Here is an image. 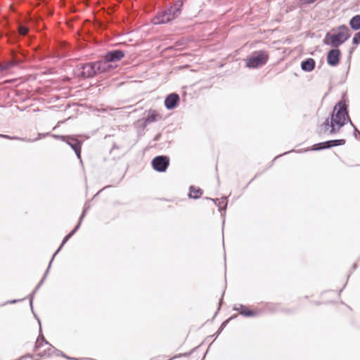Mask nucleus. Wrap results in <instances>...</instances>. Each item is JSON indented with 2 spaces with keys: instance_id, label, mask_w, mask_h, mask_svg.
Here are the masks:
<instances>
[{
  "instance_id": "1",
  "label": "nucleus",
  "mask_w": 360,
  "mask_h": 360,
  "mask_svg": "<svg viewBox=\"0 0 360 360\" xmlns=\"http://www.w3.org/2000/svg\"><path fill=\"white\" fill-rule=\"evenodd\" d=\"M350 37L351 33L349 27L346 25H340L326 32L323 43L331 47H339L346 42Z\"/></svg>"
},
{
  "instance_id": "2",
  "label": "nucleus",
  "mask_w": 360,
  "mask_h": 360,
  "mask_svg": "<svg viewBox=\"0 0 360 360\" xmlns=\"http://www.w3.org/2000/svg\"><path fill=\"white\" fill-rule=\"evenodd\" d=\"M183 3L181 1H175L174 4L165 2V8L162 9L159 6V25L165 24L178 17L181 13Z\"/></svg>"
},
{
  "instance_id": "3",
  "label": "nucleus",
  "mask_w": 360,
  "mask_h": 360,
  "mask_svg": "<svg viewBox=\"0 0 360 360\" xmlns=\"http://www.w3.org/2000/svg\"><path fill=\"white\" fill-rule=\"evenodd\" d=\"M38 323L39 324V335L37 339L35 342V345L34 347V350L37 351L39 348H41L44 344L47 345L49 348L45 349L43 353H38L37 356L39 357H43L44 356H51L52 354H54L56 356H61L65 359H70V356H67L63 352L55 348L52 346L44 337L42 334L41 321L38 319Z\"/></svg>"
},
{
  "instance_id": "4",
  "label": "nucleus",
  "mask_w": 360,
  "mask_h": 360,
  "mask_svg": "<svg viewBox=\"0 0 360 360\" xmlns=\"http://www.w3.org/2000/svg\"><path fill=\"white\" fill-rule=\"evenodd\" d=\"M345 126L343 120L336 117L335 115L331 111L330 116L326 119L324 122L320 126V130L318 133L321 135L323 133H326L329 129V134L333 135L338 133L340 129Z\"/></svg>"
},
{
  "instance_id": "5",
  "label": "nucleus",
  "mask_w": 360,
  "mask_h": 360,
  "mask_svg": "<svg viewBox=\"0 0 360 360\" xmlns=\"http://www.w3.org/2000/svg\"><path fill=\"white\" fill-rule=\"evenodd\" d=\"M52 137L57 140H60L67 143L75 152L77 158L79 160L82 164V147L83 145V140L79 139L76 135H60V134H52Z\"/></svg>"
},
{
  "instance_id": "6",
  "label": "nucleus",
  "mask_w": 360,
  "mask_h": 360,
  "mask_svg": "<svg viewBox=\"0 0 360 360\" xmlns=\"http://www.w3.org/2000/svg\"><path fill=\"white\" fill-rule=\"evenodd\" d=\"M269 59V55L264 50L253 51L245 59V66L250 69H256L264 65Z\"/></svg>"
},
{
  "instance_id": "7",
  "label": "nucleus",
  "mask_w": 360,
  "mask_h": 360,
  "mask_svg": "<svg viewBox=\"0 0 360 360\" xmlns=\"http://www.w3.org/2000/svg\"><path fill=\"white\" fill-rule=\"evenodd\" d=\"M333 112L335 115L336 117H339L340 118V120H343L345 124L347 123H349V124L352 127L354 126L349 115V110L348 105L347 104L345 93L342 94L340 101H339L334 105L333 108Z\"/></svg>"
},
{
  "instance_id": "8",
  "label": "nucleus",
  "mask_w": 360,
  "mask_h": 360,
  "mask_svg": "<svg viewBox=\"0 0 360 360\" xmlns=\"http://www.w3.org/2000/svg\"><path fill=\"white\" fill-rule=\"evenodd\" d=\"M330 148H331V145L329 144V142H328V141H323V142L315 143V144L312 145L310 148H306V149H304V150H290L289 151L285 152L283 154H281V155H277L276 157H275L274 158V160L271 161V164H270L269 167H271L274 165V161L277 158H278L281 156H283V155H285L286 154H288V153H290L291 152L302 153V152H307V151H309V150L319 151V150H325V149H330Z\"/></svg>"
},
{
  "instance_id": "9",
  "label": "nucleus",
  "mask_w": 360,
  "mask_h": 360,
  "mask_svg": "<svg viewBox=\"0 0 360 360\" xmlns=\"http://www.w3.org/2000/svg\"><path fill=\"white\" fill-rule=\"evenodd\" d=\"M81 70L79 76L82 78L93 77L98 75L96 65L95 62H90L81 65Z\"/></svg>"
},
{
  "instance_id": "10",
  "label": "nucleus",
  "mask_w": 360,
  "mask_h": 360,
  "mask_svg": "<svg viewBox=\"0 0 360 360\" xmlns=\"http://www.w3.org/2000/svg\"><path fill=\"white\" fill-rule=\"evenodd\" d=\"M341 51L338 47H332L326 54V62L330 67H336L339 65L341 58Z\"/></svg>"
},
{
  "instance_id": "11",
  "label": "nucleus",
  "mask_w": 360,
  "mask_h": 360,
  "mask_svg": "<svg viewBox=\"0 0 360 360\" xmlns=\"http://www.w3.org/2000/svg\"><path fill=\"white\" fill-rule=\"evenodd\" d=\"M180 103V96L176 92L169 94L165 99L164 103L166 109L171 110L176 108Z\"/></svg>"
},
{
  "instance_id": "12",
  "label": "nucleus",
  "mask_w": 360,
  "mask_h": 360,
  "mask_svg": "<svg viewBox=\"0 0 360 360\" xmlns=\"http://www.w3.org/2000/svg\"><path fill=\"white\" fill-rule=\"evenodd\" d=\"M53 260L51 259V261L49 262V266L42 277V278L41 279V281H39V283L37 284V285L36 286V288H34V290L29 295V300H30V307H31V310L34 316V317L37 318V319L38 320V317L35 314V313L34 312V309H33V300H34V294L36 293V292L39 289V288L41 286V285L44 283V281L46 280V278L47 276V275L49 274V270H50V268H51V264L53 262Z\"/></svg>"
},
{
  "instance_id": "13",
  "label": "nucleus",
  "mask_w": 360,
  "mask_h": 360,
  "mask_svg": "<svg viewBox=\"0 0 360 360\" xmlns=\"http://www.w3.org/2000/svg\"><path fill=\"white\" fill-rule=\"evenodd\" d=\"M53 260L51 259V261L49 262V266L42 277V278L41 279V281H39V283L37 284V285L36 286V288H34V290L29 295V300H30V307H31V310L34 316V317L37 318V319L38 320V317L35 314V313L34 312V309H33V300H34V294L36 293V292L39 289V288L41 286V285L44 283V281L46 280V278L47 276V275L49 274V270H50V268H51V264L53 262Z\"/></svg>"
},
{
  "instance_id": "14",
  "label": "nucleus",
  "mask_w": 360,
  "mask_h": 360,
  "mask_svg": "<svg viewBox=\"0 0 360 360\" xmlns=\"http://www.w3.org/2000/svg\"><path fill=\"white\" fill-rule=\"evenodd\" d=\"M53 260L51 259V261L49 262V266L42 277V278L41 279V281H39V283L37 284V285L36 286V288H34V290L29 295V300H30V307H31V310L34 316V317L37 318V319L38 320V317L35 314V313L34 312V309H33V300H34V294L36 293V292L39 289V288L41 286V285L44 283V281L46 280V278L47 276V275L49 274V270H50V268H51V264L53 262Z\"/></svg>"
},
{
  "instance_id": "15",
  "label": "nucleus",
  "mask_w": 360,
  "mask_h": 360,
  "mask_svg": "<svg viewBox=\"0 0 360 360\" xmlns=\"http://www.w3.org/2000/svg\"><path fill=\"white\" fill-rule=\"evenodd\" d=\"M53 260L51 259V261L49 262V266L42 277V278L41 279V281H39V283L37 284V285L36 286V288H34V290L29 295V300H30V307H31V310L34 316V317L37 318V319L38 320V317L35 314V313L34 312V309H33V300H34V294L36 293V292L39 289V288L41 286V285L44 283V281L46 280V278L47 276V275L49 274V270H50V268H51V264L53 262Z\"/></svg>"
},
{
  "instance_id": "16",
  "label": "nucleus",
  "mask_w": 360,
  "mask_h": 360,
  "mask_svg": "<svg viewBox=\"0 0 360 360\" xmlns=\"http://www.w3.org/2000/svg\"><path fill=\"white\" fill-rule=\"evenodd\" d=\"M125 55V53L123 50L121 49H112L110 51H108L105 55V60L110 62H117L120 60Z\"/></svg>"
},
{
  "instance_id": "17",
  "label": "nucleus",
  "mask_w": 360,
  "mask_h": 360,
  "mask_svg": "<svg viewBox=\"0 0 360 360\" xmlns=\"http://www.w3.org/2000/svg\"><path fill=\"white\" fill-rule=\"evenodd\" d=\"M233 310L238 311L241 316L248 318L255 317L259 314L257 311L250 310L247 306L242 304H235L233 307Z\"/></svg>"
},
{
  "instance_id": "18",
  "label": "nucleus",
  "mask_w": 360,
  "mask_h": 360,
  "mask_svg": "<svg viewBox=\"0 0 360 360\" xmlns=\"http://www.w3.org/2000/svg\"><path fill=\"white\" fill-rule=\"evenodd\" d=\"M205 199L212 200L214 202L216 206L218 207L219 211L221 212V216L224 217L225 214V210L228 205V198L223 196L220 200L217 198H205Z\"/></svg>"
},
{
  "instance_id": "19",
  "label": "nucleus",
  "mask_w": 360,
  "mask_h": 360,
  "mask_svg": "<svg viewBox=\"0 0 360 360\" xmlns=\"http://www.w3.org/2000/svg\"><path fill=\"white\" fill-rule=\"evenodd\" d=\"M316 61L312 58H307L303 60L300 63L302 70L306 72H310L315 69Z\"/></svg>"
},
{
  "instance_id": "20",
  "label": "nucleus",
  "mask_w": 360,
  "mask_h": 360,
  "mask_svg": "<svg viewBox=\"0 0 360 360\" xmlns=\"http://www.w3.org/2000/svg\"><path fill=\"white\" fill-rule=\"evenodd\" d=\"M96 65L98 74L102 72H110L112 70V66L110 65V62L105 60V57L101 60L95 62Z\"/></svg>"
},
{
  "instance_id": "21",
  "label": "nucleus",
  "mask_w": 360,
  "mask_h": 360,
  "mask_svg": "<svg viewBox=\"0 0 360 360\" xmlns=\"http://www.w3.org/2000/svg\"><path fill=\"white\" fill-rule=\"evenodd\" d=\"M169 157L165 155H159V173L165 172L169 166Z\"/></svg>"
},
{
  "instance_id": "22",
  "label": "nucleus",
  "mask_w": 360,
  "mask_h": 360,
  "mask_svg": "<svg viewBox=\"0 0 360 360\" xmlns=\"http://www.w3.org/2000/svg\"><path fill=\"white\" fill-rule=\"evenodd\" d=\"M188 190V197L190 199L198 200L203 193V191L200 188L195 186H190Z\"/></svg>"
},
{
  "instance_id": "23",
  "label": "nucleus",
  "mask_w": 360,
  "mask_h": 360,
  "mask_svg": "<svg viewBox=\"0 0 360 360\" xmlns=\"http://www.w3.org/2000/svg\"><path fill=\"white\" fill-rule=\"evenodd\" d=\"M349 26L354 31L360 30V14H356L349 19Z\"/></svg>"
},
{
  "instance_id": "24",
  "label": "nucleus",
  "mask_w": 360,
  "mask_h": 360,
  "mask_svg": "<svg viewBox=\"0 0 360 360\" xmlns=\"http://www.w3.org/2000/svg\"><path fill=\"white\" fill-rule=\"evenodd\" d=\"M0 138H3V139H8V140H20V141H25V142H27V143H32L31 139H28V138H26V137L22 138V137H19V136H10V135H8V134H0Z\"/></svg>"
},
{
  "instance_id": "25",
  "label": "nucleus",
  "mask_w": 360,
  "mask_h": 360,
  "mask_svg": "<svg viewBox=\"0 0 360 360\" xmlns=\"http://www.w3.org/2000/svg\"><path fill=\"white\" fill-rule=\"evenodd\" d=\"M158 112L156 110L150 111L148 115L144 118L145 124H150L157 120Z\"/></svg>"
},
{
  "instance_id": "26",
  "label": "nucleus",
  "mask_w": 360,
  "mask_h": 360,
  "mask_svg": "<svg viewBox=\"0 0 360 360\" xmlns=\"http://www.w3.org/2000/svg\"><path fill=\"white\" fill-rule=\"evenodd\" d=\"M29 27L23 22L18 24V31L21 36H25L29 32Z\"/></svg>"
},
{
  "instance_id": "27",
  "label": "nucleus",
  "mask_w": 360,
  "mask_h": 360,
  "mask_svg": "<svg viewBox=\"0 0 360 360\" xmlns=\"http://www.w3.org/2000/svg\"><path fill=\"white\" fill-rule=\"evenodd\" d=\"M71 238L70 236L68 235V233L63 238L62 243L59 248L56 250V251L53 253L51 259L53 260L56 255L58 254V252L62 250L64 245Z\"/></svg>"
},
{
  "instance_id": "28",
  "label": "nucleus",
  "mask_w": 360,
  "mask_h": 360,
  "mask_svg": "<svg viewBox=\"0 0 360 360\" xmlns=\"http://www.w3.org/2000/svg\"><path fill=\"white\" fill-rule=\"evenodd\" d=\"M329 144L331 145V148L335 146H343L346 143V140L344 139L328 140Z\"/></svg>"
},
{
  "instance_id": "29",
  "label": "nucleus",
  "mask_w": 360,
  "mask_h": 360,
  "mask_svg": "<svg viewBox=\"0 0 360 360\" xmlns=\"http://www.w3.org/2000/svg\"><path fill=\"white\" fill-rule=\"evenodd\" d=\"M228 321H223L217 330V332L213 335L214 336L215 339L218 338V336L221 334V333L223 331V330L225 328V327L227 326Z\"/></svg>"
},
{
  "instance_id": "30",
  "label": "nucleus",
  "mask_w": 360,
  "mask_h": 360,
  "mask_svg": "<svg viewBox=\"0 0 360 360\" xmlns=\"http://www.w3.org/2000/svg\"><path fill=\"white\" fill-rule=\"evenodd\" d=\"M352 44L354 46L360 44V30L354 34L352 38Z\"/></svg>"
},
{
  "instance_id": "31",
  "label": "nucleus",
  "mask_w": 360,
  "mask_h": 360,
  "mask_svg": "<svg viewBox=\"0 0 360 360\" xmlns=\"http://www.w3.org/2000/svg\"><path fill=\"white\" fill-rule=\"evenodd\" d=\"M84 218V214H81L79 218V220H78V222L77 223V224L75 225V226L73 228L74 230H75V231L77 232L79 229L80 228L81 226V224L82 223V221Z\"/></svg>"
},
{
  "instance_id": "32",
  "label": "nucleus",
  "mask_w": 360,
  "mask_h": 360,
  "mask_svg": "<svg viewBox=\"0 0 360 360\" xmlns=\"http://www.w3.org/2000/svg\"><path fill=\"white\" fill-rule=\"evenodd\" d=\"M224 292H223L219 301V307L217 310V311L214 313L212 319L210 320L211 321H212L214 320V319L216 317V316L217 315L219 311L220 310V308L221 307V305L223 304V296H224Z\"/></svg>"
},
{
  "instance_id": "33",
  "label": "nucleus",
  "mask_w": 360,
  "mask_h": 360,
  "mask_svg": "<svg viewBox=\"0 0 360 360\" xmlns=\"http://www.w3.org/2000/svg\"><path fill=\"white\" fill-rule=\"evenodd\" d=\"M151 165H152V167L153 169L158 172V155L155 156L152 161H151Z\"/></svg>"
},
{
  "instance_id": "34",
  "label": "nucleus",
  "mask_w": 360,
  "mask_h": 360,
  "mask_svg": "<svg viewBox=\"0 0 360 360\" xmlns=\"http://www.w3.org/2000/svg\"><path fill=\"white\" fill-rule=\"evenodd\" d=\"M196 349V347L193 348L192 350H191L189 352H186V353H184V354H180L179 355H176L174 358H176V357H179V356H185V357H188L193 352V351Z\"/></svg>"
},
{
  "instance_id": "35",
  "label": "nucleus",
  "mask_w": 360,
  "mask_h": 360,
  "mask_svg": "<svg viewBox=\"0 0 360 360\" xmlns=\"http://www.w3.org/2000/svg\"><path fill=\"white\" fill-rule=\"evenodd\" d=\"M354 129L353 135L356 139L360 138V131L357 127L354 125L352 127Z\"/></svg>"
},
{
  "instance_id": "36",
  "label": "nucleus",
  "mask_w": 360,
  "mask_h": 360,
  "mask_svg": "<svg viewBox=\"0 0 360 360\" xmlns=\"http://www.w3.org/2000/svg\"><path fill=\"white\" fill-rule=\"evenodd\" d=\"M49 134H50L49 133H46V134H41V133H39V134H38V136H37V138L33 139H31L32 142L36 141H37V140H39V139H41V138L45 137L46 136H48V135H49Z\"/></svg>"
},
{
  "instance_id": "37",
  "label": "nucleus",
  "mask_w": 360,
  "mask_h": 360,
  "mask_svg": "<svg viewBox=\"0 0 360 360\" xmlns=\"http://www.w3.org/2000/svg\"><path fill=\"white\" fill-rule=\"evenodd\" d=\"M316 0H300V4L302 5L311 4L315 2Z\"/></svg>"
},
{
  "instance_id": "38",
  "label": "nucleus",
  "mask_w": 360,
  "mask_h": 360,
  "mask_svg": "<svg viewBox=\"0 0 360 360\" xmlns=\"http://www.w3.org/2000/svg\"><path fill=\"white\" fill-rule=\"evenodd\" d=\"M237 316H238L237 314H233V315L231 316L229 319H226L224 321H228V323H229L231 321L236 319Z\"/></svg>"
},
{
  "instance_id": "39",
  "label": "nucleus",
  "mask_w": 360,
  "mask_h": 360,
  "mask_svg": "<svg viewBox=\"0 0 360 360\" xmlns=\"http://www.w3.org/2000/svg\"><path fill=\"white\" fill-rule=\"evenodd\" d=\"M25 298H23V299H18V300H10L8 302V303H10V304H15V303H17L18 302H21L22 300H24Z\"/></svg>"
},
{
  "instance_id": "40",
  "label": "nucleus",
  "mask_w": 360,
  "mask_h": 360,
  "mask_svg": "<svg viewBox=\"0 0 360 360\" xmlns=\"http://www.w3.org/2000/svg\"><path fill=\"white\" fill-rule=\"evenodd\" d=\"M89 209V205L87 206L86 205H85L81 214H84V217H85Z\"/></svg>"
},
{
  "instance_id": "41",
  "label": "nucleus",
  "mask_w": 360,
  "mask_h": 360,
  "mask_svg": "<svg viewBox=\"0 0 360 360\" xmlns=\"http://www.w3.org/2000/svg\"><path fill=\"white\" fill-rule=\"evenodd\" d=\"M347 63H348L347 72L350 68V63H351V56H348Z\"/></svg>"
},
{
  "instance_id": "42",
  "label": "nucleus",
  "mask_w": 360,
  "mask_h": 360,
  "mask_svg": "<svg viewBox=\"0 0 360 360\" xmlns=\"http://www.w3.org/2000/svg\"><path fill=\"white\" fill-rule=\"evenodd\" d=\"M76 231L75 230H74L73 229L69 232L68 235L70 236V237L72 238L75 234Z\"/></svg>"
},
{
  "instance_id": "43",
  "label": "nucleus",
  "mask_w": 360,
  "mask_h": 360,
  "mask_svg": "<svg viewBox=\"0 0 360 360\" xmlns=\"http://www.w3.org/2000/svg\"><path fill=\"white\" fill-rule=\"evenodd\" d=\"M76 231L75 230H74L73 229L69 232L68 235L70 236V237L72 238L75 234Z\"/></svg>"
},
{
  "instance_id": "44",
  "label": "nucleus",
  "mask_w": 360,
  "mask_h": 360,
  "mask_svg": "<svg viewBox=\"0 0 360 360\" xmlns=\"http://www.w3.org/2000/svg\"><path fill=\"white\" fill-rule=\"evenodd\" d=\"M153 22L155 25L158 24V14L155 15L153 19Z\"/></svg>"
},
{
  "instance_id": "45",
  "label": "nucleus",
  "mask_w": 360,
  "mask_h": 360,
  "mask_svg": "<svg viewBox=\"0 0 360 360\" xmlns=\"http://www.w3.org/2000/svg\"><path fill=\"white\" fill-rule=\"evenodd\" d=\"M6 70V68L4 66H0V72L4 71Z\"/></svg>"
},
{
  "instance_id": "46",
  "label": "nucleus",
  "mask_w": 360,
  "mask_h": 360,
  "mask_svg": "<svg viewBox=\"0 0 360 360\" xmlns=\"http://www.w3.org/2000/svg\"><path fill=\"white\" fill-rule=\"evenodd\" d=\"M258 175H259V174H257L256 175H255V176L250 180L249 184H250L255 178H257Z\"/></svg>"
},
{
  "instance_id": "47",
  "label": "nucleus",
  "mask_w": 360,
  "mask_h": 360,
  "mask_svg": "<svg viewBox=\"0 0 360 360\" xmlns=\"http://www.w3.org/2000/svg\"><path fill=\"white\" fill-rule=\"evenodd\" d=\"M353 50H354V48H351V49H349V56H351V55H352Z\"/></svg>"
},
{
  "instance_id": "48",
  "label": "nucleus",
  "mask_w": 360,
  "mask_h": 360,
  "mask_svg": "<svg viewBox=\"0 0 360 360\" xmlns=\"http://www.w3.org/2000/svg\"><path fill=\"white\" fill-rule=\"evenodd\" d=\"M357 268V265L356 264H354L352 266V269L355 270Z\"/></svg>"
},
{
  "instance_id": "49",
  "label": "nucleus",
  "mask_w": 360,
  "mask_h": 360,
  "mask_svg": "<svg viewBox=\"0 0 360 360\" xmlns=\"http://www.w3.org/2000/svg\"><path fill=\"white\" fill-rule=\"evenodd\" d=\"M153 140H154V141L158 140V134H156V135L154 136Z\"/></svg>"
},
{
  "instance_id": "50",
  "label": "nucleus",
  "mask_w": 360,
  "mask_h": 360,
  "mask_svg": "<svg viewBox=\"0 0 360 360\" xmlns=\"http://www.w3.org/2000/svg\"><path fill=\"white\" fill-rule=\"evenodd\" d=\"M124 174H123V175L122 176V178L120 179V181L123 178H124Z\"/></svg>"
},
{
  "instance_id": "51",
  "label": "nucleus",
  "mask_w": 360,
  "mask_h": 360,
  "mask_svg": "<svg viewBox=\"0 0 360 360\" xmlns=\"http://www.w3.org/2000/svg\"><path fill=\"white\" fill-rule=\"evenodd\" d=\"M110 186H105L103 189H105V188H109V187H110Z\"/></svg>"
},
{
  "instance_id": "52",
  "label": "nucleus",
  "mask_w": 360,
  "mask_h": 360,
  "mask_svg": "<svg viewBox=\"0 0 360 360\" xmlns=\"http://www.w3.org/2000/svg\"><path fill=\"white\" fill-rule=\"evenodd\" d=\"M346 285H347V283H345L344 286H342V288H345V286H346Z\"/></svg>"
},
{
  "instance_id": "53",
  "label": "nucleus",
  "mask_w": 360,
  "mask_h": 360,
  "mask_svg": "<svg viewBox=\"0 0 360 360\" xmlns=\"http://www.w3.org/2000/svg\"><path fill=\"white\" fill-rule=\"evenodd\" d=\"M346 285H347V283H345L344 286H342V288H345V286H346Z\"/></svg>"
},
{
  "instance_id": "54",
  "label": "nucleus",
  "mask_w": 360,
  "mask_h": 360,
  "mask_svg": "<svg viewBox=\"0 0 360 360\" xmlns=\"http://www.w3.org/2000/svg\"><path fill=\"white\" fill-rule=\"evenodd\" d=\"M346 285H347V283H345L344 286H342V288H345V286H346Z\"/></svg>"
},
{
  "instance_id": "55",
  "label": "nucleus",
  "mask_w": 360,
  "mask_h": 360,
  "mask_svg": "<svg viewBox=\"0 0 360 360\" xmlns=\"http://www.w3.org/2000/svg\"><path fill=\"white\" fill-rule=\"evenodd\" d=\"M162 0H159V3Z\"/></svg>"
}]
</instances>
